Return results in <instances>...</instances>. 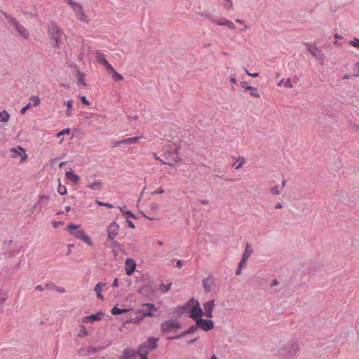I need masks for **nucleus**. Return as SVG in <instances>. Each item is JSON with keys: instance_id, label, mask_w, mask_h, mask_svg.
Masks as SVG:
<instances>
[{"instance_id": "nucleus-63", "label": "nucleus", "mask_w": 359, "mask_h": 359, "mask_svg": "<svg viewBox=\"0 0 359 359\" xmlns=\"http://www.w3.org/2000/svg\"><path fill=\"white\" fill-rule=\"evenodd\" d=\"M126 222L130 228H131V229L135 228V224L132 221L127 219Z\"/></svg>"}, {"instance_id": "nucleus-19", "label": "nucleus", "mask_w": 359, "mask_h": 359, "mask_svg": "<svg viewBox=\"0 0 359 359\" xmlns=\"http://www.w3.org/2000/svg\"><path fill=\"white\" fill-rule=\"evenodd\" d=\"M215 284V278L212 275L208 276L203 281V287L206 292H210L212 290V286Z\"/></svg>"}, {"instance_id": "nucleus-64", "label": "nucleus", "mask_w": 359, "mask_h": 359, "mask_svg": "<svg viewBox=\"0 0 359 359\" xmlns=\"http://www.w3.org/2000/svg\"><path fill=\"white\" fill-rule=\"evenodd\" d=\"M55 290H56L57 292H58L60 293L65 292V289L64 287H61L55 286Z\"/></svg>"}, {"instance_id": "nucleus-61", "label": "nucleus", "mask_w": 359, "mask_h": 359, "mask_svg": "<svg viewBox=\"0 0 359 359\" xmlns=\"http://www.w3.org/2000/svg\"><path fill=\"white\" fill-rule=\"evenodd\" d=\"M285 86L287 87V88H292V83H291V80L290 79H287L285 82Z\"/></svg>"}, {"instance_id": "nucleus-8", "label": "nucleus", "mask_w": 359, "mask_h": 359, "mask_svg": "<svg viewBox=\"0 0 359 359\" xmlns=\"http://www.w3.org/2000/svg\"><path fill=\"white\" fill-rule=\"evenodd\" d=\"M182 327L180 321L177 320H169L163 322L161 325V331L164 333H168L172 330H178Z\"/></svg>"}, {"instance_id": "nucleus-51", "label": "nucleus", "mask_w": 359, "mask_h": 359, "mask_svg": "<svg viewBox=\"0 0 359 359\" xmlns=\"http://www.w3.org/2000/svg\"><path fill=\"white\" fill-rule=\"evenodd\" d=\"M97 203L99 206H105V207H107L109 208H113V205L109 203H104V202H101V201H97Z\"/></svg>"}, {"instance_id": "nucleus-46", "label": "nucleus", "mask_w": 359, "mask_h": 359, "mask_svg": "<svg viewBox=\"0 0 359 359\" xmlns=\"http://www.w3.org/2000/svg\"><path fill=\"white\" fill-rule=\"evenodd\" d=\"M81 331L80 333H79L77 334L78 337H83L88 334V331L86 330L85 327L83 325H81Z\"/></svg>"}, {"instance_id": "nucleus-1", "label": "nucleus", "mask_w": 359, "mask_h": 359, "mask_svg": "<svg viewBox=\"0 0 359 359\" xmlns=\"http://www.w3.org/2000/svg\"><path fill=\"white\" fill-rule=\"evenodd\" d=\"M299 350L297 342L290 341L280 346L278 349V355L280 359H290L293 358Z\"/></svg>"}, {"instance_id": "nucleus-62", "label": "nucleus", "mask_w": 359, "mask_h": 359, "mask_svg": "<svg viewBox=\"0 0 359 359\" xmlns=\"http://www.w3.org/2000/svg\"><path fill=\"white\" fill-rule=\"evenodd\" d=\"M63 224H64V222H62V221L53 222V226L55 228H57L59 226L62 225Z\"/></svg>"}, {"instance_id": "nucleus-55", "label": "nucleus", "mask_w": 359, "mask_h": 359, "mask_svg": "<svg viewBox=\"0 0 359 359\" xmlns=\"http://www.w3.org/2000/svg\"><path fill=\"white\" fill-rule=\"evenodd\" d=\"M244 264H241V261L239 262L238 267L237 270L236 271V275H240L241 273L242 268L243 267Z\"/></svg>"}, {"instance_id": "nucleus-59", "label": "nucleus", "mask_w": 359, "mask_h": 359, "mask_svg": "<svg viewBox=\"0 0 359 359\" xmlns=\"http://www.w3.org/2000/svg\"><path fill=\"white\" fill-rule=\"evenodd\" d=\"M158 204H157V203H151V204L150 205V209H151V210H153V211H155V210H158Z\"/></svg>"}, {"instance_id": "nucleus-36", "label": "nucleus", "mask_w": 359, "mask_h": 359, "mask_svg": "<svg viewBox=\"0 0 359 359\" xmlns=\"http://www.w3.org/2000/svg\"><path fill=\"white\" fill-rule=\"evenodd\" d=\"M7 299H8V295H7L6 292L0 290V310L2 309L3 304L6 301Z\"/></svg>"}, {"instance_id": "nucleus-52", "label": "nucleus", "mask_w": 359, "mask_h": 359, "mask_svg": "<svg viewBox=\"0 0 359 359\" xmlns=\"http://www.w3.org/2000/svg\"><path fill=\"white\" fill-rule=\"evenodd\" d=\"M80 98H81V102H82L83 104L86 105V106L90 105V102L87 100L86 96H81Z\"/></svg>"}, {"instance_id": "nucleus-27", "label": "nucleus", "mask_w": 359, "mask_h": 359, "mask_svg": "<svg viewBox=\"0 0 359 359\" xmlns=\"http://www.w3.org/2000/svg\"><path fill=\"white\" fill-rule=\"evenodd\" d=\"M76 76L77 78V84L78 85H83L84 86H86V83L85 82V80H84V74L82 73L79 69V68H77V69H76Z\"/></svg>"}, {"instance_id": "nucleus-47", "label": "nucleus", "mask_w": 359, "mask_h": 359, "mask_svg": "<svg viewBox=\"0 0 359 359\" xmlns=\"http://www.w3.org/2000/svg\"><path fill=\"white\" fill-rule=\"evenodd\" d=\"M271 194L273 195H279L281 193V191L279 189L278 186H275L270 190Z\"/></svg>"}, {"instance_id": "nucleus-38", "label": "nucleus", "mask_w": 359, "mask_h": 359, "mask_svg": "<svg viewBox=\"0 0 359 359\" xmlns=\"http://www.w3.org/2000/svg\"><path fill=\"white\" fill-rule=\"evenodd\" d=\"M143 320V316H135L134 318H131L128 320H126V323H139L142 322Z\"/></svg>"}, {"instance_id": "nucleus-54", "label": "nucleus", "mask_w": 359, "mask_h": 359, "mask_svg": "<svg viewBox=\"0 0 359 359\" xmlns=\"http://www.w3.org/2000/svg\"><path fill=\"white\" fill-rule=\"evenodd\" d=\"M55 285L53 283H48L47 284L45 285V289H53V290H55Z\"/></svg>"}, {"instance_id": "nucleus-18", "label": "nucleus", "mask_w": 359, "mask_h": 359, "mask_svg": "<svg viewBox=\"0 0 359 359\" xmlns=\"http://www.w3.org/2000/svg\"><path fill=\"white\" fill-rule=\"evenodd\" d=\"M215 306V299L208 301L203 304L204 315L207 318H212V311Z\"/></svg>"}, {"instance_id": "nucleus-31", "label": "nucleus", "mask_w": 359, "mask_h": 359, "mask_svg": "<svg viewBox=\"0 0 359 359\" xmlns=\"http://www.w3.org/2000/svg\"><path fill=\"white\" fill-rule=\"evenodd\" d=\"M88 187L93 190H102V182L100 180H97L89 184Z\"/></svg>"}, {"instance_id": "nucleus-41", "label": "nucleus", "mask_w": 359, "mask_h": 359, "mask_svg": "<svg viewBox=\"0 0 359 359\" xmlns=\"http://www.w3.org/2000/svg\"><path fill=\"white\" fill-rule=\"evenodd\" d=\"M81 241H84L86 243H87L90 246H93V243L90 240V238L87 236L86 233L83 234V236L81 237Z\"/></svg>"}, {"instance_id": "nucleus-25", "label": "nucleus", "mask_w": 359, "mask_h": 359, "mask_svg": "<svg viewBox=\"0 0 359 359\" xmlns=\"http://www.w3.org/2000/svg\"><path fill=\"white\" fill-rule=\"evenodd\" d=\"M65 176L67 179L72 181L74 184L78 183L80 180V177L76 175L73 170L66 172Z\"/></svg>"}, {"instance_id": "nucleus-50", "label": "nucleus", "mask_w": 359, "mask_h": 359, "mask_svg": "<svg viewBox=\"0 0 359 359\" xmlns=\"http://www.w3.org/2000/svg\"><path fill=\"white\" fill-rule=\"evenodd\" d=\"M349 43L353 46L359 48V39L354 38L353 40L349 41Z\"/></svg>"}, {"instance_id": "nucleus-29", "label": "nucleus", "mask_w": 359, "mask_h": 359, "mask_svg": "<svg viewBox=\"0 0 359 359\" xmlns=\"http://www.w3.org/2000/svg\"><path fill=\"white\" fill-rule=\"evenodd\" d=\"M97 60L101 63L102 65H103L104 66H105V67L107 68L110 64L107 62V60L105 59L104 57V55H103V53H100L98 52L97 53Z\"/></svg>"}, {"instance_id": "nucleus-42", "label": "nucleus", "mask_w": 359, "mask_h": 359, "mask_svg": "<svg viewBox=\"0 0 359 359\" xmlns=\"http://www.w3.org/2000/svg\"><path fill=\"white\" fill-rule=\"evenodd\" d=\"M57 191L61 195H65L67 194V189L65 185H62L61 184H59V186L57 187Z\"/></svg>"}, {"instance_id": "nucleus-37", "label": "nucleus", "mask_w": 359, "mask_h": 359, "mask_svg": "<svg viewBox=\"0 0 359 359\" xmlns=\"http://www.w3.org/2000/svg\"><path fill=\"white\" fill-rule=\"evenodd\" d=\"M73 101L72 100H67L65 102V104L67 106V109L66 111V116L67 117H70L72 116L71 109L72 108Z\"/></svg>"}, {"instance_id": "nucleus-4", "label": "nucleus", "mask_w": 359, "mask_h": 359, "mask_svg": "<svg viewBox=\"0 0 359 359\" xmlns=\"http://www.w3.org/2000/svg\"><path fill=\"white\" fill-rule=\"evenodd\" d=\"M158 341V338L153 337H149L146 341L143 342L138 346L137 349L140 354H145V355L148 356L149 352L156 348Z\"/></svg>"}, {"instance_id": "nucleus-13", "label": "nucleus", "mask_w": 359, "mask_h": 359, "mask_svg": "<svg viewBox=\"0 0 359 359\" xmlns=\"http://www.w3.org/2000/svg\"><path fill=\"white\" fill-rule=\"evenodd\" d=\"M107 238L113 241L118 233L119 226L116 222H111L107 227Z\"/></svg>"}, {"instance_id": "nucleus-5", "label": "nucleus", "mask_w": 359, "mask_h": 359, "mask_svg": "<svg viewBox=\"0 0 359 359\" xmlns=\"http://www.w3.org/2000/svg\"><path fill=\"white\" fill-rule=\"evenodd\" d=\"M142 306L144 308L137 310V313H141L144 317H156L160 315V311L154 304L145 303Z\"/></svg>"}, {"instance_id": "nucleus-45", "label": "nucleus", "mask_w": 359, "mask_h": 359, "mask_svg": "<svg viewBox=\"0 0 359 359\" xmlns=\"http://www.w3.org/2000/svg\"><path fill=\"white\" fill-rule=\"evenodd\" d=\"M111 248H116L119 250H123L122 245L116 241H114L111 243Z\"/></svg>"}, {"instance_id": "nucleus-12", "label": "nucleus", "mask_w": 359, "mask_h": 359, "mask_svg": "<svg viewBox=\"0 0 359 359\" xmlns=\"http://www.w3.org/2000/svg\"><path fill=\"white\" fill-rule=\"evenodd\" d=\"M79 228L80 225H76L73 223H71L67 226V229L69 233L73 235L75 238L81 240L85 232L83 230L79 229Z\"/></svg>"}, {"instance_id": "nucleus-14", "label": "nucleus", "mask_w": 359, "mask_h": 359, "mask_svg": "<svg viewBox=\"0 0 359 359\" xmlns=\"http://www.w3.org/2000/svg\"><path fill=\"white\" fill-rule=\"evenodd\" d=\"M137 355H140L138 349L135 350L130 348H126L123 351V355L119 359H136Z\"/></svg>"}, {"instance_id": "nucleus-7", "label": "nucleus", "mask_w": 359, "mask_h": 359, "mask_svg": "<svg viewBox=\"0 0 359 359\" xmlns=\"http://www.w3.org/2000/svg\"><path fill=\"white\" fill-rule=\"evenodd\" d=\"M188 316L196 322V320L199 319L204 315V311L200 306L199 302L197 299L194 301L190 309L187 312Z\"/></svg>"}, {"instance_id": "nucleus-15", "label": "nucleus", "mask_w": 359, "mask_h": 359, "mask_svg": "<svg viewBox=\"0 0 359 359\" xmlns=\"http://www.w3.org/2000/svg\"><path fill=\"white\" fill-rule=\"evenodd\" d=\"M104 316V313L102 311H98L95 314L86 316L83 318L82 322L83 323H93L95 321L100 320Z\"/></svg>"}, {"instance_id": "nucleus-21", "label": "nucleus", "mask_w": 359, "mask_h": 359, "mask_svg": "<svg viewBox=\"0 0 359 359\" xmlns=\"http://www.w3.org/2000/svg\"><path fill=\"white\" fill-rule=\"evenodd\" d=\"M252 251L253 250L251 248L250 244L248 243L246 244L245 250L244 251V253L243 254L242 259L241 260V264H244L246 262L250 255L252 253Z\"/></svg>"}, {"instance_id": "nucleus-17", "label": "nucleus", "mask_w": 359, "mask_h": 359, "mask_svg": "<svg viewBox=\"0 0 359 359\" xmlns=\"http://www.w3.org/2000/svg\"><path fill=\"white\" fill-rule=\"evenodd\" d=\"M136 269V262L131 258L126 259V273L128 276H131Z\"/></svg>"}, {"instance_id": "nucleus-16", "label": "nucleus", "mask_w": 359, "mask_h": 359, "mask_svg": "<svg viewBox=\"0 0 359 359\" xmlns=\"http://www.w3.org/2000/svg\"><path fill=\"white\" fill-rule=\"evenodd\" d=\"M11 151L15 153V155L13 156V158L21 156V162H24L27 158L26 150L20 146H18L17 148H11Z\"/></svg>"}, {"instance_id": "nucleus-34", "label": "nucleus", "mask_w": 359, "mask_h": 359, "mask_svg": "<svg viewBox=\"0 0 359 359\" xmlns=\"http://www.w3.org/2000/svg\"><path fill=\"white\" fill-rule=\"evenodd\" d=\"M67 3L71 5L72 9L75 13H77V9H79L80 11L81 8V5L76 1H74L72 0H66Z\"/></svg>"}, {"instance_id": "nucleus-49", "label": "nucleus", "mask_w": 359, "mask_h": 359, "mask_svg": "<svg viewBox=\"0 0 359 359\" xmlns=\"http://www.w3.org/2000/svg\"><path fill=\"white\" fill-rule=\"evenodd\" d=\"M69 133H70V129L69 128H67L61 130L58 133H57L56 136L60 137L61 135H69Z\"/></svg>"}, {"instance_id": "nucleus-28", "label": "nucleus", "mask_w": 359, "mask_h": 359, "mask_svg": "<svg viewBox=\"0 0 359 359\" xmlns=\"http://www.w3.org/2000/svg\"><path fill=\"white\" fill-rule=\"evenodd\" d=\"M18 32L25 39H27L29 36L28 31L21 25L18 24V27H15Z\"/></svg>"}, {"instance_id": "nucleus-22", "label": "nucleus", "mask_w": 359, "mask_h": 359, "mask_svg": "<svg viewBox=\"0 0 359 359\" xmlns=\"http://www.w3.org/2000/svg\"><path fill=\"white\" fill-rule=\"evenodd\" d=\"M212 22L213 23H215V24L218 25L226 26V27H229L230 29H235L236 28V26L233 24V22L230 21V20H224L223 21H221L219 20H217L216 18H212Z\"/></svg>"}, {"instance_id": "nucleus-60", "label": "nucleus", "mask_w": 359, "mask_h": 359, "mask_svg": "<svg viewBox=\"0 0 359 359\" xmlns=\"http://www.w3.org/2000/svg\"><path fill=\"white\" fill-rule=\"evenodd\" d=\"M2 13H3L4 16L9 21V22H11V19L14 18L11 15L8 14L6 12H2Z\"/></svg>"}, {"instance_id": "nucleus-58", "label": "nucleus", "mask_w": 359, "mask_h": 359, "mask_svg": "<svg viewBox=\"0 0 359 359\" xmlns=\"http://www.w3.org/2000/svg\"><path fill=\"white\" fill-rule=\"evenodd\" d=\"M200 15L201 16H203L205 18H207L210 19L211 21H212V18H215L214 17L211 16L210 15H209L208 13H207L205 12L201 13H200Z\"/></svg>"}, {"instance_id": "nucleus-33", "label": "nucleus", "mask_w": 359, "mask_h": 359, "mask_svg": "<svg viewBox=\"0 0 359 359\" xmlns=\"http://www.w3.org/2000/svg\"><path fill=\"white\" fill-rule=\"evenodd\" d=\"M129 310L126 309H119L117 306H114L112 308V309L111 310V314H113L114 316H117V315H119V314H121V313H126Z\"/></svg>"}, {"instance_id": "nucleus-2", "label": "nucleus", "mask_w": 359, "mask_h": 359, "mask_svg": "<svg viewBox=\"0 0 359 359\" xmlns=\"http://www.w3.org/2000/svg\"><path fill=\"white\" fill-rule=\"evenodd\" d=\"M154 154V157L156 160L160 161L163 164H166L169 165H172L174 163H177L181 161V158L179 157V154L177 150L175 149H170L167 151L165 154L164 159H161L159 156H157L156 154Z\"/></svg>"}, {"instance_id": "nucleus-24", "label": "nucleus", "mask_w": 359, "mask_h": 359, "mask_svg": "<svg viewBox=\"0 0 359 359\" xmlns=\"http://www.w3.org/2000/svg\"><path fill=\"white\" fill-rule=\"evenodd\" d=\"M194 301H195V299L194 297H192L184 305L177 306V311L180 313V314H182L184 311L188 312V311L190 309Z\"/></svg>"}, {"instance_id": "nucleus-39", "label": "nucleus", "mask_w": 359, "mask_h": 359, "mask_svg": "<svg viewBox=\"0 0 359 359\" xmlns=\"http://www.w3.org/2000/svg\"><path fill=\"white\" fill-rule=\"evenodd\" d=\"M238 161L239 162H238V164L237 165H236V164H233V166H235V168H236V169H239V168H241L243 166V165L245 163V158H244V157H243V156H239V157L238 158Z\"/></svg>"}, {"instance_id": "nucleus-57", "label": "nucleus", "mask_w": 359, "mask_h": 359, "mask_svg": "<svg viewBox=\"0 0 359 359\" xmlns=\"http://www.w3.org/2000/svg\"><path fill=\"white\" fill-rule=\"evenodd\" d=\"M226 1L229 2V4H226L225 5L226 8L228 10L233 9V3H232L231 0H226Z\"/></svg>"}, {"instance_id": "nucleus-11", "label": "nucleus", "mask_w": 359, "mask_h": 359, "mask_svg": "<svg viewBox=\"0 0 359 359\" xmlns=\"http://www.w3.org/2000/svg\"><path fill=\"white\" fill-rule=\"evenodd\" d=\"M196 323L200 325L199 328L205 332L210 331L214 328V322L210 319H204L200 318L199 319L196 320Z\"/></svg>"}, {"instance_id": "nucleus-35", "label": "nucleus", "mask_w": 359, "mask_h": 359, "mask_svg": "<svg viewBox=\"0 0 359 359\" xmlns=\"http://www.w3.org/2000/svg\"><path fill=\"white\" fill-rule=\"evenodd\" d=\"M10 114L5 110L0 111V122H8Z\"/></svg>"}, {"instance_id": "nucleus-30", "label": "nucleus", "mask_w": 359, "mask_h": 359, "mask_svg": "<svg viewBox=\"0 0 359 359\" xmlns=\"http://www.w3.org/2000/svg\"><path fill=\"white\" fill-rule=\"evenodd\" d=\"M81 11L77 9V13H75L79 20L88 22V17L84 14L83 7L81 6Z\"/></svg>"}, {"instance_id": "nucleus-32", "label": "nucleus", "mask_w": 359, "mask_h": 359, "mask_svg": "<svg viewBox=\"0 0 359 359\" xmlns=\"http://www.w3.org/2000/svg\"><path fill=\"white\" fill-rule=\"evenodd\" d=\"M141 137H142L141 136L129 137V138L122 140L121 142H122V144H132L136 143L137 142V140L139 139H140Z\"/></svg>"}, {"instance_id": "nucleus-43", "label": "nucleus", "mask_w": 359, "mask_h": 359, "mask_svg": "<svg viewBox=\"0 0 359 359\" xmlns=\"http://www.w3.org/2000/svg\"><path fill=\"white\" fill-rule=\"evenodd\" d=\"M30 100L33 101V106H38L41 102V100L39 96L32 95L30 97Z\"/></svg>"}, {"instance_id": "nucleus-20", "label": "nucleus", "mask_w": 359, "mask_h": 359, "mask_svg": "<svg viewBox=\"0 0 359 359\" xmlns=\"http://www.w3.org/2000/svg\"><path fill=\"white\" fill-rule=\"evenodd\" d=\"M241 86L244 88L245 90H250V95L255 97L259 98L260 97V94L259 93L257 89L255 87L249 86L247 81H241L240 83Z\"/></svg>"}, {"instance_id": "nucleus-53", "label": "nucleus", "mask_w": 359, "mask_h": 359, "mask_svg": "<svg viewBox=\"0 0 359 359\" xmlns=\"http://www.w3.org/2000/svg\"><path fill=\"white\" fill-rule=\"evenodd\" d=\"M31 106H32L31 103H28V104H27L25 106H24V107L21 109V111H20L21 114H25V112L27 111V110L28 109H29V108L31 107Z\"/></svg>"}, {"instance_id": "nucleus-44", "label": "nucleus", "mask_w": 359, "mask_h": 359, "mask_svg": "<svg viewBox=\"0 0 359 359\" xmlns=\"http://www.w3.org/2000/svg\"><path fill=\"white\" fill-rule=\"evenodd\" d=\"M172 285V283H169L168 285H165L163 283H161L160 285V287L161 289V290L163 292H167L169 291V290L170 289V287Z\"/></svg>"}, {"instance_id": "nucleus-10", "label": "nucleus", "mask_w": 359, "mask_h": 359, "mask_svg": "<svg viewBox=\"0 0 359 359\" xmlns=\"http://www.w3.org/2000/svg\"><path fill=\"white\" fill-rule=\"evenodd\" d=\"M199 326H200V325L198 323H196L195 325L191 326L188 330L182 332V333L179 334L177 335H175L173 337H170L168 338V339H169V340L179 339H181L188 334H193L199 329Z\"/></svg>"}, {"instance_id": "nucleus-6", "label": "nucleus", "mask_w": 359, "mask_h": 359, "mask_svg": "<svg viewBox=\"0 0 359 359\" xmlns=\"http://www.w3.org/2000/svg\"><path fill=\"white\" fill-rule=\"evenodd\" d=\"M156 288L150 282L144 283L138 290L137 292L147 297L148 300H152L156 294Z\"/></svg>"}, {"instance_id": "nucleus-23", "label": "nucleus", "mask_w": 359, "mask_h": 359, "mask_svg": "<svg viewBox=\"0 0 359 359\" xmlns=\"http://www.w3.org/2000/svg\"><path fill=\"white\" fill-rule=\"evenodd\" d=\"M106 69L116 81H121L123 79V76L121 74L118 73L111 65H109Z\"/></svg>"}, {"instance_id": "nucleus-3", "label": "nucleus", "mask_w": 359, "mask_h": 359, "mask_svg": "<svg viewBox=\"0 0 359 359\" xmlns=\"http://www.w3.org/2000/svg\"><path fill=\"white\" fill-rule=\"evenodd\" d=\"M48 32L55 41L53 46H59L63 36V32L60 27L55 22L52 21L48 25Z\"/></svg>"}, {"instance_id": "nucleus-56", "label": "nucleus", "mask_w": 359, "mask_h": 359, "mask_svg": "<svg viewBox=\"0 0 359 359\" xmlns=\"http://www.w3.org/2000/svg\"><path fill=\"white\" fill-rule=\"evenodd\" d=\"M163 193H164V189H162L161 187H160L156 191H154L151 192V194H153V195H154V194H162Z\"/></svg>"}, {"instance_id": "nucleus-26", "label": "nucleus", "mask_w": 359, "mask_h": 359, "mask_svg": "<svg viewBox=\"0 0 359 359\" xmlns=\"http://www.w3.org/2000/svg\"><path fill=\"white\" fill-rule=\"evenodd\" d=\"M105 285L106 283H98L96 284L94 288V291L96 292L97 298L101 300H104V297L102 294V287Z\"/></svg>"}, {"instance_id": "nucleus-9", "label": "nucleus", "mask_w": 359, "mask_h": 359, "mask_svg": "<svg viewBox=\"0 0 359 359\" xmlns=\"http://www.w3.org/2000/svg\"><path fill=\"white\" fill-rule=\"evenodd\" d=\"M307 47L308 51L315 57L320 60V64L323 65V62L325 60V54L323 52L320 50L318 47L314 44H311L309 43H305Z\"/></svg>"}, {"instance_id": "nucleus-48", "label": "nucleus", "mask_w": 359, "mask_h": 359, "mask_svg": "<svg viewBox=\"0 0 359 359\" xmlns=\"http://www.w3.org/2000/svg\"><path fill=\"white\" fill-rule=\"evenodd\" d=\"M126 206L124 205L123 207H119V210L120 211H121L123 212V214L126 216H127L128 217H129L130 215H131V212L132 211L130 210H125Z\"/></svg>"}, {"instance_id": "nucleus-40", "label": "nucleus", "mask_w": 359, "mask_h": 359, "mask_svg": "<svg viewBox=\"0 0 359 359\" xmlns=\"http://www.w3.org/2000/svg\"><path fill=\"white\" fill-rule=\"evenodd\" d=\"M102 349H104V347L100 346H98L97 347L90 346V347H88V352L95 353L99 352L100 351H101Z\"/></svg>"}]
</instances>
